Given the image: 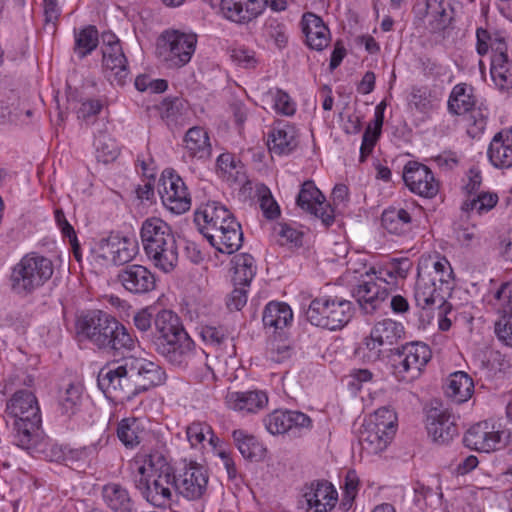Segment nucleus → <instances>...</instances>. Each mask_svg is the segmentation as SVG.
I'll list each match as a JSON object with an SVG mask.
<instances>
[{
    "label": "nucleus",
    "instance_id": "nucleus-1",
    "mask_svg": "<svg viewBox=\"0 0 512 512\" xmlns=\"http://www.w3.org/2000/svg\"><path fill=\"white\" fill-rule=\"evenodd\" d=\"M166 373L158 364L141 357H124L103 367L97 377L99 389L114 402L131 401L139 394L160 386Z\"/></svg>",
    "mask_w": 512,
    "mask_h": 512
},
{
    "label": "nucleus",
    "instance_id": "nucleus-2",
    "mask_svg": "<svg viewBox=\"0 0 512 512\" xmlns=\"http://www.w3.org/2000/svg\"><path fill=\"white\" fill-rule=\"evenodd\" d=\"M133 322L142 337H147L155 351L171 365L186 368L195 356V343L173 311L161 310L153 318L147 309H142L134 315Z\"/></svg>",
    "mask_w": 512,
    "mask_h": 512
},
{
    "label": "nucleus",
    "instance_id": "nucleus-3",
    "mask_svg": "<svg viewBox=\"0 0 512 512\" xmlns=\"http://www.w3.org/2000/svg\"><path fill=\"white\" fill-rule=\"evenodd\" d=\"M78 334L107 353L130 352L136 338L114 316L102 310H92L77 321Z\"/></svg>",
    "mask_w": 512,
    "mask_h": 512
},
{
    "label": "nucleus",
    "instance_id": "nucleus-4",
    "mask_svg": "<svg viewBox=\"0 0 512 512\" xmlns=\"http://www.w3.org/2000/svg\"><path fill=\"white\" fill-rule=\"evenodd\" d=\"M134 486L149 504L157 508H169L173 502V466L160 452L146 455L135 475Z\"/></svg>",
    "mask_w": 512,
    "mask_h": 512
},
{
    "label": "nucleus",
    "instance_id": "nucleus-5",
    "mask_svg": "<svg viewBox=\"0 0 512 512\" xmlns=\"http://www.w3.org/2000/svg\"><path fill=\"white\" fill-rule=\"evenodd\" d=\"M54 273L51 259L37 252L24 255L11 269L9 284L12 293L25 298L44 286Z\"/></svg>",
    "mask_w": 512,
    "mask_h": 512
},
{
    "label": "nucleus",
    "instance_id": "nucleus-6",
    "mask_svg": "<svg viewBox=\"0 0 512 512\" xmlns=\"http://www.w3.org/2000/svg\"><path fill=\"white\" fill-rule=\"evenodd\" d=\"M354 311L353 303L342 297H318L310 302L306 319L314 326L337 331L351 321Z\"/></svg>",
    "mask_w": 512,
    "mask_h": 512
},
{
    "label": "nucleus",
    "instance_id": "nucleus-7",
    "mask_svg": "<svg viewBox=\"0 0 512 512\" xmlns=\"http://www.w3.org/2000/svg\"><path fill=\"white\" fill-rule=\"evenodd\" d=\"M477 53L492 52L490 73L494 83L502 90L512 87V62L507 55V43L499 34H476Z\"/></svg>",
    "mask_w": 512,
    "mask_h": 512
},
{
    "label": "nucleus",
    "instance_id": "nucleus-8",
    "mask_svg": "<svg viewBox=\"0 0 512 512\" xmlns=\"http://www.w3.org/2000/svg\"><path fill=\"white\" fill-rule=\"evenodd\" d=\"M175 496L189 501L201 499L207 490L208 472L196 462H189L178 469L173 468Z\"/></svg>",
    "mask_w": 512,
    "mask_h": 512
},
{
    "label": "nucleus",
    "instance_id": "nucleus-9",
    "mask_svg": "<svg viewBox=\"0 0 512 512\" xmlns=\"http://www.w3.org/2000/svg\"><path fill=\"white\" fill-rule=\"evenodd\" d=\"M457 0H418L414 5L415 17L427 20L428 27L434 32L455 29Z\"/></svg>",
    "mask_w": 512,
    "mask_h": 512
},
{
    "label": "nucleus",
    "instance_id": "nucleus-10",
    "mask_svg": "<svg viewBox=\"0 0 512 512\" xmlns=\"http://www.w3.org/2000/svg\"><path fill=\"white\" fill-rule=\"evenodd\" d=\"M34 416L33 424L30 425L26 419L31 422L32 415L26 414V411L17 416L5 412V423L11 442L25 450L35 448L42 437L41 412Z\"/></svg>",
    "mask_w": 512,
    "mask_h": 512
},
{
    "label": "nucleus",
    "instance_id": "nucleus-11",
    "mask_svg": "<svg viewBox=\"0 0 512 512\" xmlns=\"http://www.w3.org/2000/svg\"><path fill=\"white\" fill-rule=\"evenodd\" d=\"M162 203L171 212L182 214L190 209L191 196L183 179L171 169H165L159 183Z\"/></svg>",
    "mask_w": 512,
    "mask_h": 512
},
{
    "label": "nucleus",
    "instance_id": "nucleus-12",
    "mask_svg": "<svg viewBox=\"0 0 512 512\" xmlns=\"http://www.w3.org/2000/svg\"><path fill=\"white\" fill-rule=\"evenodd\" d=\"M103 66L112 84L124 86L129 78L128 61L116 34H103Z\"/></svg>",
    "mask_w": 512,
    "mask_h": 512
},
{
    "label": "nucleus",
    "instance_id": "nucleus-13",
    "mask_svg": "<svg viewBox=\"0 0 512 512\" xmlns=\"http://www.w3.org/2000/svg\"><path fill=\"white\" fill-rule=\"evenodd\" d=\"M442 289L435 284L430 276L418 271V277L415 283L414 299L418 308H420L419 318L422 322L430 323L434 318V309H440L446 303Z\"/></svg>",
    "mask_w": 512,
    "mask_h": 512
},
{
    "label": "nucleus",
    "instance_id": "nucleus-14",
    "mask_svg": "<svg viewBox=\"0 0 512 512\" xmlns=\"http://www.w3.org/2000/svg\"><path fill=\"white\" fill-rule=\"evenodd\" d=\"M407 188L414 194L424 198H434L439 192V182L430 168L417 161H408L402 173Z\"/></svg>",
    "mask_w": 512,
    "mask_h": 512
},
{
    "label": "nucleus",
    "instance_id": "nucleus-15",
    "mask_svg": "<svg viewBox=\"0 0 512 512\" xmlns=\"http://www.w3.org/2000/svg\"><path fill=\"white\" fill-rule=\"evenodd\" d=\"M458 416L442 405L431 407L426 416V428L432 440L439 444H447L458 436Z\"/></svg>",
    "mask_w": 512,
    "mask_h": 512
},
{
    "label": "nucleus",
    "instance_id": "nucleus-16",
    "mask_svg": "<svg viewBox=\"0 0 512 512\" xmlns=\"http://www.w3.org/2000/svg\"><path fill=\"white\" fill-rule=\"evenodd\" d=\"M117 280L124 290L135 296H144L157 287V277L148 267L140 264H128L117 274Z\"/></svg>",
    "mask_w": 512,
    "mask_h": 512
},
{
    "label": "nucleus",
    "instance_id": "nucleus-17",
    "mask_svg": "<svg viewBox=\"0 0 512 512\" xmlns=\"http://www.w3.org/2000/svg\"><path fill=\"white\" fill-rule=\"evenodd\" d=\"M302 508L306 512H328L338 501V492L327 480H314L303 488Z\"/></svg>",
    "mask_w": 512,
    "mask_h": 512
},
{
    "label": "nucleus",
    "instance_id": "nucleus-18",
    "mask_svg": "<svg viewBox=\"0 0 512 512\" xmlns=\"http://www.w3.org/2000/svg\"><path fill=\"white\" fill-rule=\"evenodd\" d=\"M489 303L501 315L495 324V333L499 340L512 347V282L503 283L494 292Z\"/></svg>",
    "mask_w": 512,
    "mask_h": 512
},
{
    "label": "nucleus",
    "instance_id": "nucleus-19",
    "mask_svg": "<svg viewBox=\"0 0 512 512\" xmlns=\"http://www.w3.org/2000/svg\"><path fill=\"white\" fill-rule=\"evenodd\" d=\"M98 250L99 256L104 260L124 267L130 264L137 255L138 244L128 237L111 234L107 238L100 240Z\"/></svg>",
    "mask_w": 512,
    "mask_h": 512
},
{
    "label": "nucleus",
    "instance_id": "nucleus-20",
    "mask_svg": "<svg viewBox=\"0 0 512 512\" xmlns=\"http://www.w3.org/2000/svg\"><path fill=\"white\" fill-rule=\"evenodd\" d=\"M297 205L303 210L321 219L325 226L334 222V210L326 203L322 192L315 186L313 181H305L296 198Z\"/></svg>",
    "mask_w": 512,
    "mask_h": 512
},
{
    "label": "nucleus",
    "instance_id": "nucleus-21",
    "mask_svg": "<svg viewBox=\"0 0 512 512\" xmlns=\"http://www.w3.org/2000/svg\"><path fill=\"white\" fill-rule=\"evenodd\" d=\"M366 276L369 277V279L361 281L354 287L352 295L365 314H373L380 309L391 292L383 283L376 280L375 276L371 277L370 272H366Z\"/></svg>",
    "mask_w": 512,
    "mask_h": 512
},
{
    "label": "nucleus",
    "instance_id": "nucleus-22",
    "mask_svg": "<svg viewBox=\"0 0 512 512\" xmlns=\"http://www.w3.org/2000/svg\"><path fill=\"white\" fill-rule=\"evenodd\" d=\"M503 432L496 430L488 421H482L467 430L463 442L466 447L479 452L489 453L502 445Z\"/></svg>",
    "mask_w": 512,
    "mask_h": 512
},
{
    "label": "nucleus",
    "instance_id": "nucleus-23",
    "mask_svg": "<svg viewBox=\"0 0 512 512\" xmlns=\"http://www.w3.org/2000/svg\"><path fill=\"white\" fill-rule=\"evenodd\" d=\"M201 234L209 243L223 254H233L238 251L243 243V232L240 223L236 220H230L226 226H219L216 232L211 233L208 228H201Z\"/></svg>",
    "mask_w": 512,
    "mask_h": 512
},
{
    "label": "nucleus",
    "instance_id": "nucleus-24",
    "mask_svg": "<svg viewBox=\"0 0 512 512\" xmlns=\"http://www.w3.org/2000/svg\"><path fill=\"white\" fill-rule=\"evenodd\" d=\"M417 208L411 211L405 208L389 207L382 213V226L390 233L399 236L407 235L419 226Z\"/></svg>",
    "mask_w": 512,
    "mask_h": 512
},
{
    "label": "nucleus",
    "instance_id": "nucleus-25",
    "mask_svg": "<svg viewBox=\"0 0 512 512\" xmlns=\"http://www.w3.org/2000/svg\"><path fill=\"white\" fill-rule=\"evenodd\" d=\"M163 43L169 48V59L175 66L187 64L195 51L197 34H162L159 44Z\"/></svg>",
    "mask_w": 512,
    "mask_h": 512
},
{
    "label": "nucleus",
    "instance_id": "nucleus-26",
    "mask_svg": "<svg viewBox=\"0 0 512 512\" xmlns=\"http://www.w3.org/2000/svg\"><path fill=\"white\" fill-rule=\"evenodd\" d=\"M235 219L233 214L221 203L210 201L200 206L194 216V222L198 226L199 231L201 228L208 227L211 233L216 232L219 226H226L228 221Z\"/></svg>",
    "mask_w": 512,
    "mask_h": 512
},
{
    "label": "nucleus",
    "instance_id": "nucleus-27",
    "mask_svg": "<svg viewBox=\"0 0 512 512\" xmlns=\"http://www.w3.org/2000/svg\"><path fill=\"white\" fill-rule=\"evenodd\" d=\"M144 252L154 267L164 273L172 272L178 264V244L174 234Z\"/></svg>",
    "mask_w": 512,
    "mask_h": 512
},
{
    "label": "nucleus",
    "instance_id": "nucleus-28",
    "mask_svg": "<svg viewBox=\"0 0 512 512\" xmlns=\"http://www.w3.org/2000/svg\"><path fill=\"white\" fill-rule=\"evenodd\" d=\"M266 0H221V9L229 20L247 23L265 9Z\"/></svg>",
    "mask_w": 512,
    "mask_h": 512
},
{
    "label": "nucleus",
    "instance_id": "nucleus-29",
    "mask_svg": "<svg viewBox=\"0 0 512 512\" xmlns=\"http://www.w3.org/2000/svg\"><path fill=\"white\" fill-rule=\"evenodd\" d=\"M228 408L241 413H257L268 403L265 392L259 390L228 392L225 397Z\"/></svg>",
    "mask_w": 512,
    "mask_h": 512
},
{
    "label": "nucleus",
    "instance_id": "nucleus-30",
    "mask_svg": "<svg viewBox=\"0 0 512 512\" xmlns=\"http://www.w3.org/2000/svg\"><path fill=\"white\" fill-rule=\"evenodd\" d=\"M487 155L496 168L512 167V128L495 134L489 145Z\"/></svg>",
    "mask_w": 512,
    "mask_h": 512
},
{
    "label": "nucleus",
    "instance_id": "nucleus-31",
    "mask_svg": "<svg viewBox=\"0 0 512 512\" xmlns=\"http://www.w3.org/2000/svg\"><path fill=\"white\" fill-rule=\"evenodd\" d=\"M412 263L407 258L392 259L389 263L378 270L372 268L370 271L385 287L392 293L398 288V281L407 277Z\"/></svg>",
    "mask_w": 512,
    "mask_h": 512
},
{
    "label": "nucleus",
    "instance_id": "nucleus-32",
    "mask_svg": "<svg viewBox=\"0 0 512 512\" xmlns=\"http://www.w3.org/2000/svg\"><path fill=\"white\" fill-rule=\"evenodd\" d=\"M102 497L112 512H138L137 505L127 488L119 483H108L102 488Z\"/></svg>",
    "mask_w": 512,
    "mask_h": 512
},
{
    "label": "nucleus",
    "instance_id": "nucleus-33",
    "mask_svg": "<svg viewBox=\"0 0 512 512\" xmlns=\"http://www.w3.org/2000/svg\"><path fill=\"white\" fill-rule=\"evenodd\" d=\"M267 145L272 154H290L298 145L295 127L288 123L273 127L268 135Z\"/></svg>",
    "mask_w": 512,
    "mask_h": 512
},
{
    "label": "nucleus",
    "instance_id": "nucleus-34",
    "mask_svg": "<svg viewBox=\"0 0 512 512\" xmlns=\"http://www.w3.org/2000/svg\"><path fill=\"white\" fill-rule=\"evenodd\" d=\"M292 320V309L285 302L271 301L266 304L263 310L262 322L264 328L272 330L275 334L277 331H282L291 325Z\"/></svg>",
    "mask_w": 512,
    "mask_h": 512
},
{
    "label": "nucleus",
    "instance_id": "nucleus-35",
    "mask_svg": "<svg viewBox=\"0 0 512 512\" xmlns=\"http://www.w3.org/2000/svg\"><path fill=\"white\" fill-rule=\"evenodd\" d=\"M172 228L161 218L150 217L142 222L140 229V238L143 249H152L154 246H158L162 240L166 237L173 235Z\"/></svg>",
    "mask_w": 512,
    "mask_h": 512
},
{
    "label": "nucleus",
    "instance_id": "nucleus-36",
    "mask_svg": "<svg viewBox=\"0 0 512 512\" xmlns=\"http://www.w3.org/2000/svg\"><path fill=\"white\" fill-rule=\"evenodd\" d=\"M393 436L391 432L378 431L364 422L359 431V443L367 454H378L385 450Z\"/></svg>",
    "mask_w": 512,
    "mask_h": 512
},
{
    "label": "nucleus",
    "instance_id": "nucleus-37",
    "mask_svg": "<svg viewBox=\"0 0 512 512\" xmlns=\"http://www.w3.org/2000/svg\"><path fill=\"white\" fill-rule=\"evenodd\" d=\"M185 149L189 156L198 159H207L211 155V144L207 131L199 126L190 128L183 139Z\"/></svg>",
    "mask_w": 512,
    "mask_h": 512
},
{
    "label": "nucleus",
    "instance_id": "nucleus-38",
    "mask_svg": "<svg viewBox=\"0 0 512 512\" xmlns=\"http://www.w3.org/2000/svg\"><path fill=\"white\" fill-rule=\"evenodd\" d=\"M474 392L472 378L463 371L450 375L445 388L446 395L455 403L461 404L469 400Z\"/></svg>",
    "mask_w": 512,
    "mask_h": 512
},
{
    "label": "nucleus",
    "instance_id": "nucleus-39",
    "mask_svg": "<svg viewBox=\"0 0 512 512\" xmlns=\"http://www.w3.org/2000/svg\"><path fill=\"white\" fill-rule=\"evenodd\" d=\"M232 438L244 459L257 462L264 458L266 449L252 434L242 429H236L232 432Z\"/></svg>",
    "mask_w": 512,
    "mask_h": 512
},
{
    "label": "nucleus",
    "instance_id": "nucleus-40",
    "mask_svg": "<svg viewBox=\"0 0 512 512\" xmlns=\"http://www.w3.org/2000/svg\"><path fill=\"white\" fill-rule=\"evenodd\" d=\"M471 85L460 83L453 87L449 99L448 110L453 115H463L474 108L476 99Z\"/></svg>",
    "mask_w": 512,
    "mask_h": 512
},
{
    "label": "nucleus",
    "instance_id": "nucleus-41",
    "mask_svg": "<svg viewBox=\"0 0 512 512\" xmlns=\"http://www.w3.org/2000/svg\"><path fill=\"white\" fill-rule=\"evenodd\" d=\"M24 411H26V414L32 415V420H34V415L40 412V407L36 396L31 391L19 390L7 401L5 412L17 416L24 413ZM26 420L30 425L33 424V421Z\"/></svg>",
    "mask_w": 512,
    "mask_h": 512
},
{
    "label": "nucleus",
    "instance_id": "nucleus-42",
    "mask_svg": "<svg viewBox=\"0 0 512 512\" xmlns=\"http://www.w3.org/2000/svg\"><path fill=\"white\" fill-rule=\"evenodd\" d=\"M145 434L143 424L137 418H124L118 423L117 436L127 448H134L139 445Z\"/></svg>",
    "mask_w": 512,
    "mask_h": 512
},
{
    "label": "nucleus",
    "instance_id": "nucleus-43",
    "mask_svg": "<svg viewBox=\"0 0 512 512\" xmlns=\"http://www.w3.org/2000/svg\"><path fill=\"white\" fill-rule=\"evenodd\" d=\"M406 357L411 366V376L416 379L420 376L423 368L432 357L429 346L422 342H411L405 344Z\"/></svg>",
    "mask_w": 512,
    "mask_h": 512
},
{
    "label": "nucleus",
    "instance_id": "nucleus-44",
    "mask_svg": "<svg viewBox=\"0 0 512 512\" xmlns=\"http://www.w3.org/2000/svg\"><path fill=\"white\" fill-rule=\"evenodd\" d=\"M403 332V326L392 319L379 321L371 329V333L385 347L394 345L401 338Z\"/></svg>",
    "mask_w": 512,
    "mask_h": 512
},
{
    "label": "nucleus",
    "instance_id": "nucleus-45",
    "mask_svg": "<svg viewBox=\"0 0 512 512\" xmlns=\"http://www.w3.org/2000/svg\"><path fill=\"white\" fill-rule=\"evenodd\" d=\"M234 277L235 285L249 286L256 274V265L254 258L247 253H241L234 257Z\"/></svg>",
    "mask_w": 512,
    "mask_h": 512
},
{
    "label": "nucleus",
    "instance_id": "nucleus-46",
    "mask_svg": "<svg viewBox=\"0 0 512 512\" xmlns=\"http://www.w3.org/2000/svg\"><path fill=\"white\" fill-rule=\"evenodd\" d=\"M405 345L390 350L389 364L392 374L400 381H411V366L406 357Z\"/></svg>",
    "mask_w": 512,
    "mask_h": 512
},
{
    "label": "nucleus",
    "instance_id": "nucleus-47",
    "mask_svg": "<svg viewBox=\"0 0 512 512\" xmlns=\"http://www.w3.org/2000/svg\"><path fill=\"white\" fill-rule=\"evenodd\" d=\"M498 202V195L490 192H479L473 198L465 200L461 206L463 212L476 211L479 215L487 213Z\"/></svg>",
    "mask_w": 512,
    "mask_h": 512
},
{
    "label": "nucleus",
    "instance_id": "nucleus-48",
    "mask_svg": "<svg viewBox=\"0 0 512 512\" xmlns=\"http://www.w3.org/2000/svg\"><path fill=\"white\" fill-rule=\"evenodd\" d=\"M385 348L386 347L370 332V335L365 337L356 348L355 355L363 362L374 363L380 359Z\"/></svg>",
    "mask_w": 512,
    "mask_h": 512
},
{
    "label": "nucleus",
    "instance_id": "nucleus-49",
    "mask_svg": "<svg viewBox=\"0 0 512 512\" xmlns=\"http://www.w3.org/2000/svg\"><path fill=\"white\" fill-rule=\"evenodd\" d=\"M366 423L371 424L376 430L383 432H391V436H394L396 428V415L395 413L386 407L379 408L365 419Z\"/></svg>",
    "mask_w": 512,
    "mask_h": 512
},
{
    "label": "nucleus",
    "instance_id": "nucleus-50",
    "mask_svg": "<svg viewBox=\"0 0 512 512\" xmlns=\"http://www.w3.org/2000/svg\"><path fill=\"white\" fill-rule=\"evenodd\" d=\"M94 146L98 161L110 163L119 155L118 146L109 135L100 134L95 138Z\"/></svg>",
    "mask_w": 512,
    "mask_h": 512
},
{
    "label": "nucleus",
    "instance_id": "nucleus-51",
    "mask_svg": "<svg viewBox=\"0 0 512 512\" xmlns=\"http://www.w3.org/2000/svg\"><path fill=\"white\" fill-rule=\"evenodd\" d=\"M60 455L58 456V460H61L67 466H77L80 467L81 464L86 463L90 455L93 452L91 447H82V448H69L64 447L59 449Z\"/></svg>",
    "mask_w": 512,
    "mask_h": 512
},
{
    "label": "nucleus",
    "instance_id": "nucleus-52",
    "mask_svg": "<svg viewBox=\"0 0 512 512\" xmlns=\"http://www.w3.org/2000/svg\"><path fill=\"white\" fill-rule=\"evenodd\" d=\"M288 419V410L277 409L268 414L263 419V423L266 430L272 435L288 434Z\"/></svg>",
    "mask_w": 512,
    "mask_h": 512
},
{
    "label": "nucleus",
    "instance_id": "nucleus-53",
    "mask_svg": "<svg viewBox=\"0 0 512 512\" xmlns=\"http://www.w3.org/2000/svg\"><path fill=\"white\" fill-rule=\"evenodd\" d=\"M359 482L356 471L348 470L344 478L343 497L340 504L343 510H349L352 507L358 493Z\"/></svg>",
    "mask_w": 512,
    "mask_h": 512
},
{
    "label": "nucleus",
    "instance_id": "nucleus-54",
    "mask_svg": "<svg viewBox=\"0 0 512 512\" xmlns=\"http://www.w3.org/2000/svg\"><path fill=\"white\" fill-rule=\"evenodd\" d=\"M273 235L280 245L302 244V233L287 223H277L273 227Z\"/></svg>",
    "mask_w": 512,
    "mask_h": 512
},
{
    "label": "nucleus",
    "instance_id": "nucleus-55",
    "mask_svg": "<svg viewBox=\"0 0 512 512\" xmlns=\"http://www.w3.org/2000/svg\"><path fill=\"white\" fill-rule=\"evenodd\" d=\"M82 398L81 387L69 384L64 394L61 396L59 404L63 414L71 415L77 410Z\"/></svg>",
    "mask_w": 512,
    "mask_h": 512
},
{
    "label": "nucleus",
    "instance_id": "nucleus-56",
    "mask_svg": "<svg viewBox=\"0 0 512 512\" xmlns=\"http://www.w3.org/2000/svg\"><path fill=\"white\" fill-rule=\"evenodd\" d=\"M61 16L58 0H43V29L47 32H56Z\"/></svg>",
    "mask_w": 512,
    "mask_h": 512
},
{
    "label": "nucleus",
    "instance_id": "nucleus-57",
    "mask_svg": "<svg viewBox=\"0 0 512 512\" xmlns=\"http://www.w3.org/2000/svg\"><path fill=\"white\" fill-rule=\"evenodd\" d=\"M161 117L168 122H178L179 117L182 116L186 110L185 102L180 98L164 99L160 104Z\"/></svg>",
    "mask_w": 512,
    "mask_h": 512
},
{
    "label": "nucleus",
    "instance_id": "nucleus-58",
    "mask_svg": "<svg viewBox=\"0 0 512 512\" xmlns=\"http://www.w3.org/2000/svg\"><path fill=\"white\" fill-rule=\"evenodd\" d=\"M98 44V34H75L74 51L80 59L91 54Z\"/></svg>",
    "mask_w": 512,
    "mask_h": 512
},
{
    "label": "nucleus",
    "instance_id": "nucleus-59",
    "mask_svg": "<svg viewBox=\"0 0 512 512\" xmlns=\"http://www.w3.org/2000/svg\"><path fill=\"white\" fill-rule=\"evenodd\" d=\"M288 417V434L296 436L303 430H309L312 427L311 418L301 411L288 410Z\"/></svg>",
    "mask_w": 512,
    "mask_h": 512
},
{
    "label": "nucleus",
    "instance_id": "nucleus-60",
    "mask_svg": "<svg viewBox=\"0 0 512 512\" xmlns=\"http://www.w3.org/2000/svg\"><path fill=\"white\" fill-rule=\"evenodd\" d=\"M272 96L273 107L277 113L292 116L295 111V103L292 101L288 93L281 89H276L274 92H269Z\"/></svg>",
    "mask_w": 512,
    "mask_h": 512
},
{
    "label": "nucleus",
    "instance_id": "nucleus-61",
    "mask_svg": "<svg viewBox=\"0 0 512 512\" xmlns=\"http://www.w3.org/2000/svg\"><path fill=\"white\" fill-rule=\"evenodd\" d=\"M409 105L420 113H428L432 109V102L427 88L413 87L410 93Z\"/></svg>",
    "mask_w": 512,
    "mask_h": 512
},
{
    "label": "nucleus",
    "instance_id": "nucleus-62",
    "mask_svg": "<svg viewBox=\"0 0 512 512\" xmlns=\"http://www.w3.org/2000/svg\"><path fill=\"white\" fill-rule=\"evenodd\" d=\"M259 202L265 218L273 220L280 216V207L267 187L259 191Z\"/></svg>",
    "mask_w": 512,
    "mask_h": 512
},
{
    "label": "nucleus",
    "instance_id": "nucleus-63",
    "mask_svg": "<svg viewBox=\"0 0 512 512\" xmlns=\"http://www.w3.org/2000/svg\"><path fill=\"white\" fill-rule=\"evenodd\" d=\"M211 433V426L204 422H193L186 429L187 439L191 447H197Z\"/></svg>",
    "mask_w": 512,
    "mask_h": 512
},
{
    "label": "nucleus",
    "instance_id": "nucleus-64",
    "mask_svg": "<svg viewBox=\"0 0 512 512\" xmlns=\"http://www.w3.org/2000/svg\"><path fill=\"white\" fill-rule=\"evenodd\" d=\"M201 337L207 344L219 347L228 339V334L227 330L222 326L207 325L202 327Z\"/></svg>",
    "mask_w": 512,
    "mask_h": 512
}]
</instances>
